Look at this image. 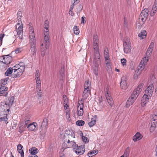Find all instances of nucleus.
Returning a JSON list of instances; mask_svg holds the SVG:
<instances>
[{
	"mask_svg": "<svg viewBox=\"0 0 157 157\" xmlns=\"http://www.w3.org/2000/svg\"><path fill=\"white\" fill-rule=\"evenodd\" d=\"M104 56L105 60H109V54L108 52V48L106 47L105 48Z\"/></svg>",
	"mask_w": 157,
	"mask_h": 157,
	"instance_id": "obj_27",
	"label": "nucleus"
},
{
	"mask_svg": "<svg viewBox=\"0 0 157 157\" xmlns=\"http://www.w3.org/2000/svg\"><path fill=\"white\" fill-rule=\"evenodd\" d=\"M41 56H44L45 55V51L46 49L45 47H44V45L43 44H42L41 45Z\"/></svg>",
	"mask_w": 157,
	"mask_h": 157,
	"instance_id": "obj_36",
	"label": "nucleus"
},
{
	"mask_svg": "<svg viewBox=\"0 0 157 157\" xmlns=\"http://www.w3.org/2000/svg\"><path fill=\"white\" fill-rule=\"evenodd\" d=\"M22 148H23V146L20 144H19L18 145L17 147V150L18 152L21 154V157H24V152L23 150H22Z\"/></svg>",
	"mask_w": 157,
	"mask_h": 157,
	"instance_id": "obj_21",
	"label": "nucleus"
},
{
	"mask_svg": "<svg viewBox=\"0 0 157 157\" xmlns=\"http://www.w3.org/2000/svg\"><path fill=\"white\" fill-rule=\"evenodd\" d=\"M10 106L6 102L5 104L2 103L0 105V112H9L10 111Z\"/></svg>",
	"mask_w": 157,
	"mask_h": 157,
	"instance_id": "obj_8",
	"label": "nucleus"
},
{
	"mask_svg": "<svg viewBox=\"0 0 157 157\" xmlns=\"http://www.w3.org/2000/svg\"><path fill=\"white\" fill-rule=\"evenodd\" d=\"M72 147L75 150L76 153L79 155L83 154L85 151V149L83 148V146L78 147L75 143H74L73 145H72Z\"/></svg>",
	"mask_w": 157,
	"mask_h": 157,
	"instance_id": "obj_4",
	"label": "nucleus"
},
{
	"mask_svg": "<svg viewBox=\"0 0 157 157\" xmlns=\"http://www.w3.org/2000/svg\"><path fill=\"white\" fill-rule=\"evenodd\" d=\"M12 60V57L9 55L4 56L0 58V62L6 65L10 64Z\"/></svg>",
	"mask_w": 157,
	"mask_h": 157,
	"instance_id": "obj_6",
	"label": "nucleus"
},
{
	"mask_svg": "<svg viewBox=\"0 0 157 157\" xmlns=\"http://www.w3.org/2000/svg\"><path fill=\"white\" fill-rule=\"evenodd\" d=\"M148 12L149 10L148 9H145L142 11L140 14V15L141 17H144L145 18L147 17L148 16Z\"/></svg>",
	"mask_w": 157,
	"mask_h": 157,
	"instance_id": "obj_23",
	"label": "nucleus"
},
{
	"mask_svg": "<svg viewBox=\"0 0 157 157\" xmlns=\"http://www.w3.org/2000/svg\"><path fill=\"white\" fill-rule=\"evenodd\" d=\"M98 67H93L94 73L96 75H98Z\"/></svg>",
	"mask_w": 157,
	"mask_h": 157,
	"instance_id": "obj_49",
	"label": "nucleus"
},
{
	"mask_svg": "<svg viewBox=\"0 0 157 157\" xmlns=\"http://www.w3.org/2000/svg\"><path fill=\"white\" fill-rule=\"evenodd\" d=\"M147 33L146 31L145 30H142L141 32L138 34V36L140 37L142 39L145 38L147 36Z\"/></svg>",
	"mask_w": 157,
	"mask_h": 157,
	"instance_id": "obj_25",
	"label": "nucleus"
},
{
	"mask_svg": "<svg viewBox=\"0 0 157 157\" xmlns=\"http://www.w3.org/2000/svg\"><path fill=\"white\" fill-rule=\"evenodd\" d=\"M154 46V43L153 42H152L151 43V44L149 46V48L152 49L153 48Z\"/></svg>",
	"mask_w": 157,
	"mask_h": 157,
	"instance_id": "obj_61",
	"label": "nucleus"
},
{
	"mask_svg": "<svg viewBox=\"0 0 157 157\" xmlns=\"http://www.w3.org/2000/svg\"><path fill=\"white\" fill-rule=\"evenodd\" d=\"M140 74H139L138 73H136L135 72L134 75V79H136L137 78L138 75H139Z\"/></svg>",
	"mask_w": 157,
	"mask_h": 157,
	"instance_id": "obj_60",
	"label": "nucleus"
},
{
	"mask_svg": "<svg viewBox=\"0 0 157 157\" xmlns=\"http://www.w3.org/2000/svg\"><path fill=\"white\" fill-rule=\"evenodd\" d=\"M77 115L78 116H82L83 113V108L81 107L77 108Z\"/></svg>",
	"mask_w": 157,
	"mask_h": 157,
	"instance_id": "obj_30",
	"label": "nucleus"
},
{
	"mask_svg": "<svg viewBox=\"0 0 157 157\" xmlns=\"http://www.w3.org/2000/svg\"><path fill=\"white\" fill-rule=\"evenodd\" d=\"M76 124L79 126H82L85 124V122L82 120H78L76 122Z\"/></svg>",
	"mask_w": 157,
	"mask_h": 157,
	"instance_id": "obj_39",
	"label": "nucleus"
},
{
	"mask_svg": "<svg viewBox=\"0 0 157 157\" xmlns=\"http://www.w3.org/2000/svg\"><path fill=\"white\" fill-rule=\"evenodd\" d=\"M145 66V64L141 63L140 62L139 65L136 68V73H138L139 74H140L142 71L144 69Z\"/></svg>",
	"mask_w": 157,
	"mask_h": 157,
	"instance_id": "obj_17",
	"label": "nucleus"
},
{
	"mask_svg": "<svg viewBox=\"0 0 157 157\" xmlns=\"http://www.w3.org/2000/svg\"><path fill=\"white\" fill-rule=\"evenodd\" d=\"M106 66L107 67V68L109 69V71L111 70V66L110 63L109 62H107L106 63Z\"/></svg>",
	"mask_w": 157,
	"mask_h": 157,
	"instance_id": "obj_52",
	"label": "nucleus"
},
{
	"mask_svg": "<svg viewBox=\"0 0 157 157\" xmlns=\"http://www.w3.org/2000/svg\"><path fill=\"white\" fill-rule=\"evenodd\" d=\"M22 13L21 11H19L17 13V18L18 20H20L21 17Z\"/></svg>",
	"mask_w": 157,
	"mask_h": 157,
	"instance_id": "obj_51",
	"label": "nucleus"
},
{
	"mask_svg": "<svg viewBox=\"0 0 157 157\" xmlns=\"http://www.w3.org/2000/svg\"><path fill=\"white\" fill-rule=\"evenodd\" d=\"M48 118L47 117L44 118L42 121L40 126V128H44L45 130L47 128L48 126Z\"/></svg>",
	"mask_w": 157,
	"mask_h": 157,
	"instance_id": "obj_19",
	"label": "nucleus"
},
{
	"mask_svg": "<svg viewBox=\"0 0 157 157\" xmlns=\"http://www.w3.org/2000/svg\"><path fill=\"white\" fill-rule=\"evenodd\" d=\"M142 137V136L139 132H137L133 136V140L136 142L141 139Z\"/></svg>",
	"mask_w": 157,
	"mask_h": 157,
	"instance_id": "obj_22",
	"label": "nucleus"
},
{
	"mask_svg": "<svg viewBox=\"0 0 157 157\" xmlns=\"http://www.w3.org/2000/svg\"><path fill=\"white\" fill-rule=\"evenodd\" d=\"M49 25V21L48 20H46L44 22V29H46V30H48Z\"/></svg>",
	"mask_w": 157,
	"mask_h": 157,
	"instance_id": "obj_46",
	"label": "nucleus"
},
{
	"mask_svg": "<svg viewBox=\"0 0 157 157\" xmlns=\"http://www.w3.org/2000/svg\"><path fill=\"white\" fill-rule=\"evenodd\" d=\"M99 48L97 49H94V59L100 60V54L99 51Z\"/></svg>",
	"mask_w": 157,
	"mask_h": 157,
	"instance_id": "obj_28",
	"label": "nucleus"
},
{
	"mask_svg": "<svg viewBox=\"0 0 157 157\" xmlns=\"http://www.w3.org/2000/svg\"><path fill=\"white\" fill-rule=\"evenodd\" d=\"M8 88L6 86H0V96H6Z\"/></svg>",
	"mask_w": 157,
	"mask_h": 157,
	"instance_id": "obj_12",
	"label": "nucleus"
},
{
	"mask_svg": "<svg viewBox=\"0 0 157 157\" xmlns=\"http://www.w3.org/2000/svg\"><path fill=\"white\" fill-rule=\"evenodd\" d=\"M90 82L88 80L86 81L84 84V88L85 89H91Z\"/></svg>",
	"mask_w": 157,
	"mask_h": 157,
	"instance_id": "obj_31",
	"label": "nucleus"
},
{
	"mask_svg": "<svg viewBox=\"0 0 157 157\" xmlns=\"http://www.w3.org/2000/svg\"><path fill=\"white\" fill-rule=\"evenodd\" d=\"M154 90V87L153 85L152 84H151L145 90V94H148V96L151 97L152 95Z\"/></svg>",
	"mask_w": 157,
	"mask_h": 157,
	"instance_id": "obj_10",
	"label": "nucleus"
},
{
	"mask_svg": "<svg viewBox=\"0 0 157 157\" xmlns=\"http://www.w3.org/2000/svg\"><path fill=\"white\" fill-rule=\"evenodd\" d=\"M73 30L74 31V33L75 34H78L80 31L79 29L77 28L76 26H75L73 28Z\"/></svg>",
	"mask_w": 157,
	"mask_h": 157,
	"instance_id": "obj_44",
	"label": "nucleus"
},
{
	"mask_svg": "<svg viewBox=\"0 0 157 157\" xmlns=\"http://www.w3.org/2000/svg\"><path fill=\"white\" fill-rule=\"evenodd\" d=\"M131 43L128 37H126L123 42L124 51L125 53H128L131 52Z\"/></svg>",
	"mask_w": 157,
	"mask_h": 157,
	"instance_id": "obj_3",
	"label": "nucleus"
},
{
	"mask_svg": "<svg viewBox=\"0 0 157 157\" xmlns=\"http://www.w3.org/2000/svg\"><path fill=\"white\" fill-rule=\"evenodd\" d=\"M86 17H82L81 18V23L84 24L86 23V21H85Z\"/></svg>",
	"mask_w": 157,
	"mask_h": 157,
	"instance_id": "obj_58",
	"label": "nucleus"
},
{
	"mask_svg": "<svg viewBox=\"0 0 157 157\" xmlns=\"http://www.w3.org/2000/svg\"><path fill=\"white\" fill-rule=\"evenodd\" d=\"M148 57L147 56L144 57L141 60L140 62L141 63L145 65L148 61Z\"/></svg>",
	"mask_w": 157,
	"mask_h": 157,
	"instance_id": "obj_38",
	"label": "nucleus"
},
{
	"mask_svg": "<svg viewBox=\"0 0 157 157\" xmlns=\"http://www.w3.org/2000/svg\"><path fill=\"white\" fill-rule=\"evenodd\" d=\"M126 81L127 78L126 76H123L121 77L120 86L122 89L125 90L127 88V84Z\"/></svg>",
	"mask_w": 157,
	"mask_h": 157,
	"instance_id": "obj_7",
	"label": "nucleus"
},
{
	"mask_svg": "<svg viewBox=\"0 0 157 157\" xmlns=\"http://www.w3.org/2000/svg\"><path fill=\"white\" fill-rule=\"evenodd\" d=\"M121 62L123 65L124 66L126 64V60L125 59H121Z\"/></svg>",
	"mask_w": 157,
	"mask_h": 157,
	"instance_id": "obj_54",
	"label": "nucleus"
},
{
	"mask_svg": "<svg viewBox=\"0 0 157 157\" xmlns=\"http://www.w3.org/2000/svg\"><path fill=\"white\" fill-rule=\"evenodd\" d=\"M7 83V80L6 81V79H2L1 80V85L2 86H6L5 85Z\"/></svg>",
	"mask_w": 157,
	"mask_h": 157,
	"instance_id": "obj_47",
	"label": "nucleus"
},
{
	"mask_svg": "<svg viewBox=\"0 0 157 157\" xmlns=\"http://www.w3.org/2000/svg\"><path fill=\"white\" fill-rule=\"evenodd\" d=\"M157 125V121H151V127L150 129H154Z\"/></svg>",
	"mask_w": 157,
	"mask_h": 157,
	"instance_id": "obj_41",
	"label": "nucleus"
},
{
	"mask_svg": "<svg viewBox=\"0 0 157 157\" xmlns=\"http://www.w3.org/2000/svg\"><path fill=\"white\" fill-rule=\"evenodd\" d=\"M36 80V83L38 84V86H40V78Z\"/></svg>",
	"mask_w": 157,
	"mask_h": 157,
	"instance_id": "obj_56",
	"label": "nucleus"
},
{
	"mask_svg": "<svg viewBox=\"0 0 157 157\" xmlns=\"http://www.w3.org/2000/svg\"><path fill=\"white\" fill-rule=\"evenodd\" d=\"M98 152V150H94L89 152L88 153V155L90 157H92L93 156L97 154Z\"/></svg>",
	"mask_w": 157,
	"mask_h": 157,
	"instance_id": "obj_35",
	"label": "nucleus"
},
{
	"mask_svg": "<svg viewBox=\"0 0 157 157\" xmlns=\"http://www.w3.org/2000/svg\"><path fill=\"white\" fill-rule=\"evenodd\" d=\"M82 139L83 141L85 143L88 142H89L88 139L85 136H82Z\"/></svg>",
	"mask_w": 157,
	"mask_h": 157,
	"instance_id": "obj_53",
	"label": "nucleus"
},
{
	"mask_svg": "<svg viewBox=\"0 0 157 157\" xmlns=\"http://www.w3.org/2000/svg\"><path fill=\"white\" fill-rule=\"evenodd\" d=\"M30 46V51L31 53L33 55H34L36 53V42H29Z\"/></svg>",
	"mask_w": 157,
	"mask_h": 157,
	"instance_id": "obj_14",
	"label": "nucleus"
},
{
	"mask_svg": "<svg viewBox=\"0 0 157 157\" xmlns=\"http://www.w3.org/2000/svg\"><path fill=\"white\" fill-rule=\"evenodd\" d=\"M105 95L108 103L111 106H112L114 103V101L112 97L110 94L108 93L107 91Z\"/></svg>",
	"mask_w": 157,
	"mask_h": 157,
	"instance_id": "obj_15",
	"label": "nucleus"
},
{
	"mask_svg": "<svg viewBox=\"0 0 157 157\" xmlns=\"http://www.w3.org/2000/svg\"><path fill=\"white\" fill-rule=\"evenodd\" d=\"M14 98L13 96L10 97L6 101V103L10 106H11L14 101Z\"/></svg>",
	"mask_w": 157,
	"mask_h": 157,
	"instance_id": "obj_24",
	"label": "nucleus"
},
{
	"mask_svg": "<svg viewBox=\"0 0 157 157\" xmlns=\"http://www.w3.org/2000/svg\"><path fill=\"white\" fill-rule=\"evenodd\" d=\"M148 94H144L143 95L142 100H141V105L142 106L144 107L148 101V100L151 97L148 96Z\"/></svg>",
	"mask_w": 157,
	"mask_h": 157,
	"instance_id": "obj_11",
	"label": "nucleus"
},
{
	"mask_svg": "<svg viewBox=\"0 0 157 157\" xmlns=\"http://www.w3.org/2000/svg\"><path fill=\"white\" fill-rule=\"evenodd\" d=\"M80 0H71L72 5L71 6V10H73L74 6L80 2Z\"/></svg>",
	"mask_w": 157,
	"mask_h": 157,
	"instance_id": "obj_33",
	"label": "nucleus"
},
{
	"mask_svg": "<svg viewBox=\"0 0 157 157\" xmlns=\"http://www.w3.org/2000/svg\"><path fill=\"white\" fill-rule=\"evenodd\" d=\"M14 70V69L12 68H9L5 73V75L6 76H8L10 75Z\"/></svg>",
	"mask_w": 157,
	"mask_h": 157,
	"instance_id": "obj_34",
	"label": "nucleus"
},
{
	"mask_svg": "<svg viewBox=\"0 0 157 157\" xmlns=\"http://www.w3.org/2000/svg\"><path fill=\"white\" fill-rule=\"evenodd\" d=\"M29 33V37L30 38V42H36V39L35 38V34L34 32H30Z\"/></svg>",
	"mask_w": 157,
	"mask_h": 157,
	"instance_id": "obj_26",
	"label": "nucleus"
},
{
	"mask_svg": "<svg viewBox=\"0 0 157 157\" xmlns=\"http://www.w3.org/2000/svg\"><path fill=\"white\" fill-rule=\"evenodd\" d=\"M64 67L63 66H62L60 69L59 74L63 77L64 76Z\"/></svg>",
	"mask_w": 157,
	"mask_h": 157,
	"instance_id": "obj_40",
	"label": "nucleus"
},
{
	"mask_svg": "<svg viewBox=\"0 0 157 157\" xmlns=\"http://www.w3.org/2000/svg\"><path fill=\"white\" fill-rule=\"evenodd\" d=\"M100 63V61L99 59H94L92 65L93 67H98Z\"/></svg>",
	"mask_w": 157,
	"mask_h": 157,
	"instance_id": "obj_32",
	"label": "nucleus"
},
{
	"mask_svg": "<svg viewBox=\"0 0 157 157\" xmlns=\"http://www.w3.org/2000/svg\"><path fill=\"white\" fill-rule=\"evenodd\" d=\"M99 42V39L97 35H94L93 36V43L94 49H97L99 48L98 44Z\"/></svg>",
	"mask_w": 157,
	"mask_h": 157,
	"instance_id": "obj_13",
	"label": "nucleus"
},
{
	"mask_svg": "<svg viewBox=\"0 0 157 157\" xmlns=\"http://www.w3.org/2000/svg\"><path fill=\"white\" fill-rule=\"evenodd\" d=\"M152 50L153 49L148 48L146 53V56L147 57H149L151 55V54L152 52Z\"/></svg>",
	"mask_w": 157,
	"mask_h": 157,
	"instance_id": "obj_45",
	"label": "nucleus"
},
{
	"mask_svg": "<svg viewBox=\"0 0 157 157\" xmlns=\"http://www.w3.org/2000/svg\"><path fill=\"white\" fill-rule=\"evenodd\" d=\"M129 153L130 151L129 149V147H128L125 150L123 155H124V157H128L129 156Z\"/></svg>",
	"mask_w": 157,
	"mask_h": 157,
	"instance_id": "obj_42",
	"label": "nucleus"
},
{
	"mask_svg": "<svg viewBox=\"0 0 157 157\" xmlns=\"http://www.w3.org/2000/svg\"><path fill=\"white\" fill-rule=\"evenodd\" d=\"M15 52L16 53H18L21 52V48H17L15 50Z\"/></svg>",
	"mask_w": 157,
	"mask_h": 157,
	"instance_id": "obj_64",
	"label": "nucleus"
},
{
	"mask_svg": "<svg viewBox=\"0 0 157 157\" xmlns=\"http://www.w3.org/2000/svg\"><path fill=\"white\" fill-rule=\"evenodd\" d=\"M82 6L81 5L78 6L76 7V11L77 12H80L82 10Z\"/></svg>",
	"mask_w": 157,
	"mask_h": 157,
	"instance_id": "obj_48",
	"label": "nucleus"
},
{
	"mask_svg": "<svg viewBox=\"0 0 157 157\" xmlns=\"http://www.w3.org/2000/svg\"><path fill=\"white\" fill-rule=\"evenodd\" d=\"M7 114H6V116H5L3 117H1L0 118V121H4L5 123L7 124L8 123V122L7 121L8 120V118L7 117Z\"/></svg>",
	"mask_w": 157,
	"mask_h": 157,
	"instance_id": "obj_43",
	"label": "nucleus"
},
{
	"mask_svg": "<svg viewBox=\"0 0 157 157\" xmlns=\"http://www.w3.org/2000/svg\"><path fill=\"white\" fill-rule=\"evenodd\" d=\"M90 89H84L82 95L83 99H86L89 95L90 94Z\"/></svg>",
	"mask_w": 157,
	"mask_h": 157,
	"instance_id": "obj_16",
	"label": "nucleus"
},
{
	"mask_svg": "<svg viewBox=\"0 0 157 157\" xmlns=\"http://www.w3.org/2000/svg\"><path fill=\"white\" fill-rule=\"evenodd\" d=\"M30 122V120L29 119H26L25 121V125H27Z\"/></svg>",
	"mask_w": 157,
	"mask_h": 157,
	"instance_id": "obj_62",
	"label": "nucleus"
},
{
	"mask_svg": "<svg viewBox=\"0 0 157 157\" xmlns=\"http://www.w3.org/2000/svg\"><path fill=\"white\" fill-rule=\"evenodd\" d=\"M157 10V0H155L154 5L153 6V8L151 12L150 13V15L151 16H153L155 14Z\"/></svg>",
	"mask_w": 157,
	"mask_h": 157,
	"instance_id": "obj_18",
	"label": "nucleus"
},
{
	"mask_svg": "<svg viewBox=\"0 0 157 157\" xmlns=\"http://www.w3.org/2000/svg\"><path fill=\"white\" fill-rule=\"evenodd\" d=\"M23 28L22 24H21L18 26V28H17V29H16L17 35L18 36L17 38H18L19 40H21L22 39Z\"/></svg>",
	"mask_w": 157,
	"mask_h": 157,
	"instance_id": "obj_9",
	"label": "nucleus"
},
{
	"mask_svg": "<svg viewBox=\"0 0 157 157\" xmlns=\"http://www.w3.org/2000/svg\"><path fill=\"white\" fill-rule=\"evenodd\" d=\"M44 42L45 44V48H48L50 42L49 32L48 30H44Z\"/></svg>",
	"mask_w": 157,
	"mask_h": 157,
	"instance_id": "obj_5",
	"label": "nucleus"
},
{
	"mask_svg": "<svg viewBox=\"0 0 157 157\" xmlns=\"http://www.w3.org/2000/svg\"><path fill=\"white\" fill-rule=\"evenodd\" d=\"M22 24V22L21 21H18V23L16 25V29H17V27L18 26L20 25H21Z\"/></svg>",
	"mask_w": 157,
	"mask_h": 157,
	"instance_id": "obj_63",
	"label": "nucleus"
},
{
	"mask_svg": "<svg viewBox=\"0 0 157 157\" xmlns=\"http://www.w3.org/2000/svg\"><path fill=\"white\" fill-rule=\"evenodd\" d=\"M144 85L143 83H140L138 86L134 90L129 98L135 101L141 91Z\"/></svg>",
	"mask_w": 157,
	"mask_h": 157,
	"instance_id": "obj_1",
	"label": "nucleus"
},
{
	"mask_svg": "<svg viewBox=\"0 0 157 157\" xmlns=\"http://www.w3.org/2000/svg\"><path fill=\"white\" fill-rule=\"evenodd\" d=\"M135 101L133 100V99L129 98L126 102V107L127 108L129 107L130 105L132 104Z\"/></svg>",
	"mask_w": 157,
	"mask_h": 157,
	"instance_id": "obj_29",
	"label": "nucleus"
},
{
	"mask_svg": "<svg viewBox=\"0 0 157 157\" xmlns=\"http://www.w3.org/2000/svg\"><path fill=\"white\" fill-rule=\"evenodd\" d=\"M22 65H20L19 64H16L15 65V66H14L12 68L13 69L16 68V69H18L20 67H21V66Z\"/></svg>",
	"mask_w": 157,
	"mask_h": 157,
	"instance_id": "obj_57",
	"label": "nucleus"
},
{
	"mask_svg": "<svg viewBox=\"0 0 157 157\" xmlns=\"http://www.w3.org/2000/svg\"><path fill=\"white\" fill-rule=\"evenodd\" d=\"M25 70V67L22 65L18 69H14V72L11 75L13 78L20 77L22 74Z\"/></svg>",
	"mask_w": 157,
	"mask_h": 157,
	"instance_id": "obj_2",
	"label": "nucleus"
},
{
	"mask_svg": "<svg viewBox=\"0 0 157 157\" xmlns=\"http://www.w3.org/2000/svg\"><path fill=\"white\" fill-rule=\"evenodd\" d=\"M40 75L39 71L38 70H37L36 72V75H35L36 79H38V78H40Z\"/></svg>",
	"mask_w": 157,
	"mask_h": 157,
	"instance_id": "obj_50",
	"label": "nucleus"
},
{
	"mask_svg": "<svg viewBox=\"0 0 157 157\" xmlns=\"http://www.w3.org/2000/svg\"><path fill=\"white\" fill-rule=\"evenodd\" d=\"M78 102L80 104V105L82 108H83L84 104H83V101L81 99V100L78 101Z\"/></svg>",
	"mask_w": 157,
	"mask_h": 157,
	"instance_id": "obj_55",
	"label": "nucleus"
},
{
	"mask_svg": "<svg viewBox=\"0 0 157 157\" xmlns=\"http://www.w3.org/2000/svg\"><path fill=\"white\" fill-rule=\"evenodd\" d=\"M152 117L153 121H155L156 120H157V116L156 115L154 114L153 115Z\"/></svg>",
	"mask_w": 157,
	"mask_h": 157,
	"instance_id": "obj_59",
	"label": "nucleus"
},
{
	"mask_svg": "<svg viewBox=\"0 0 157 157\" xmlns=\"http://www.w3.org/2000/svg\"><path fill=\"white\" fill-rule=\"evenodd\" d=\"M96 123V119H94L93 118H92L91 119V121L88 123V125L90 127H91L95 124Z\"/></svg>",
	"mask_w": 157,
	"mask_h": 157,
	"instance_id": "obj_37",
	"label": "nucleus"
},
{
	"mask_svg": "<svg viewBox=\"0 0 157 157\" xmlns=\"http://www.w3.org/2000/svg\"><path fill=\"white\" fill-rule=\"evenodd\" d=\"M37 125V124L36 122H34L29 124L27 128L30 131H34Z\"/></svg>",
	"mask_w": 157,
	"mask_h": 157,
	"instance_id": "obj_20",
	"label": "nucleus"
}]
</instances>
